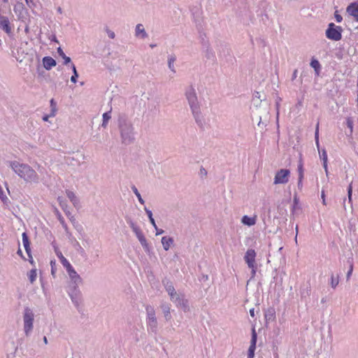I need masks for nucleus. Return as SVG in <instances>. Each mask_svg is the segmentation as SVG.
I'll use <instances>...</instances> for the list:
<instances>
[{
	"mask_svg": "<svg viewBox=\"0 0 358 358\" xmlns=\"http://www.w3.org/2000/svg\"><path fill=\"white\" fill-rule=\"evenodd\" d=\"M250 314L252 317L255 316V309L254 308H252L250 310Z\"/></svg>",
	"mask_w": 358,
	"mask_h": 358,
	"instance_id": "052dcab7",
	"label": "nucleus"
},
{
	"mask_svg": "<svg viewBox=\"0 0 358 358\" xmlns=\"http://www.w3.org/2000/svg\"><path fill=\"white\" fill-rule=\"evenodd\" d=\"M249 268H251L252 277H254L256 273L257 265H254V267H249Z\"/></svg>",
	"mask_w": 358,
	"mask_h": 358,
	"instance_id": "8fccbe9b",
	"label": "nucleus"
},
{
	"mask_svg": "<svg viewBox=\"0 0 358 358\" xmlns=\"http://www.w3.org/2000/svg\"><path fill=\"white\" fill-rule=\"evenodd\" d=\"M302 180H303V179H300V177H299V180H298V187H299V189H301V188H302V187H303Z\"/></svg>",
	"mask_w": 358,
	"mask_h": 358,
	"instance_id": "864d4df0",
	"label": "nucleus"
},
{
	"mask_svg": "<svg viewBox=\"0 0 358 358\" xmlns=\"http://www.w3.org/2000/svg\"><path fill=\"white\" fill-rule=\"evenodd\" d=\"M145 210L146 212V214L148 215V217H149V220H150L151 218H153L152 217V213L150 210L148 209V208H145Z\"/></svg>",
	"mask_w": 358,
	"mask_h": 358,
	"instance_id": "09e8293b",
	"label": "nucleus"
},
{
	"mask_svg": "<svg viewBox=\"0 0 358 358\" xmlns=\"http://www.w3.org/2000/svg\"><path fill=\"white\" fill-rule=\"evenodd\" d=\"M176 60V57L174 55H171L168 57V67L173 72L176 73L174 62Z\"/></svg>",
	"mask_w": 358,
	"mask_h": 358,
	"instance_id": "bb28decb",
	"label": "nucleus"
},
{
	"mask_svg": "<svg viewBox=\"0 0 358 358\" xmlns=\"http://www.w3.org/2000/svg\"><path fill=\"white\" fill-rule=\"evenodd\" d=\"M137 238L138 239L139 242L141 243V245L143 246L144 250L146 252H150V247L147 242V240L145 237L144 236L142 231L140 229L138 231H136L135 233Z\"/></svg>",
	"mask_w": 358,
	"mask_h": 358,
	"instance_id": "2eb2a0df",
	"label": "nucleus"
},
{
	"mask_svg": "<svg viewBox=\"0 0 358 358\" xmlns=\"http://www.w3.org/2000/svg\"><path fill=\"white\" fill-rule=\"evenodd\" d=\"M128 223L134 234L140 230V228L137 227L131 220L128 221Z\"/></svg>",
	"mask_w": 358,
	"mask_h": 358,
	"instance_id": "58836bf2",
	"label": "nucleus"
},
{
	"mask_svg": "<svg viewBox=\"0 0 358 358\" xmlns=\"http://www.w3.org/2000/svg\"><path fill=\"white\" fill-rule=\"evenodd\" d=\"M66 271L69 275L73 283L75 285L74 287L76 288L79 284L82 282V278L77 273V272L74 270L73 266H70L66 269Z\"/></svg>",
	"mask_w": 358,
	"mask_h": 358,
	"instance_id": "f8f14e48",
	"label": "nucleus"
},
{
	"mask_svg": "<svg viewBox=\"0 0 358 358\" xmlns=\"http://www.w3.org/2000/svg\"><path fill=\"white\" fill-rule=\"evenodd\" d=\"M36 269H31L29 273H28V277L29 279V281L31 284L34 283V282L36 280Z\"/></svg>",
	"mask_w": 358,
	"mask_h": 358,
	"instance_id": "473e14b6",
	"label": "nucleus"
},
{
	"mask_svg": "<svg viewBox=\"0 0 358 358\" xmlns=\"http://www.w3.org/2000/svg\"><path fill=\"white\" fill-rule=\"evenodd\" d=\"M66 194L67 197L73 204V206L76 207L79 203V200L76 196V194L72 191L70 190H66Z\"/></svg>",
	"mask_w": 358,
	"mask_h": 358,
	"instance_id": "a878e982",
	"label": "nucleus"
},
{
	"mask_svg": "<svg viewBox=\"0 0 358 358\" xmlns=\"http://www.w3.org/2000/svg\"><path fill=\"white\" fill-rule=\"evenodd\" d=\"M135 36L137 38L144 39L148 36L142 24H137L135 28Z\"/></svg>",
	"mask_w": 358,
	"mask_h": 358,
	"instance_id": "f3484780",
	"label": "nucleus"
},
{
	"mask_svg": "<svg viewBox=\"0 0 358 358\" xmlns=\"http://www.w3.org/2000/svg\"><path fill=\"white\" fill-rule=\"evenodd\" d=\"M72 70H73V76L71 78V81L73 83H76L77 82V78L78 77V73L77 72L76 68L74 64H72L71 66Z\"/></svg>",
	"mask_w": 358,
	"mask_h": 358,
	"instance_id": "72a5a7b5",
	"label": "nucleus"
},
{
	"mask_svg": "<svg viewBox=\"0 0 358 358\" xmlns=\"http://www.w3.org/2000/svg\"><path fill=\"white\" fill-rule=\"evenodd\" d=\"M343 208H344V210H348V208H347V207H346V206H345V199H344V201H343Z\"/></svg>",
	"mask_w": 358,
	"mask_h": 358,
	"instance_id": "69168bd1",
	"label": "nucleus"
},
{
	"mask_svg": "<svg viewBox=\"0 0 358 358\" xmlns=\"http://www.w3.org/2000/svg\"><path fill=\"white\" fill-rule=\"evenodd\" d=\"M150 47L151 48H153L156 47V44H150Z\"/></svg>",
	"mask_w": 358,
	"mask_h": 358,
	"instance_id": "774afa93",
	"label": "nucleus"
},
{
	"mask_svg": "<svg viewBox=\"0 0 358 358\" xmlns=\"http://www.w3.org/2000/svg\"><path fill=\"white\" fill-rule=\"evenodd\" d=\"M219 54L220 57H227L230 55L231 50L228 45L224 43H220L219 46Z\"/></svg>",
	"mask_w": 358,
	"mask_h": 358,
	"instance_id": "412c9836",
	"label": "nucleus"
},
{
	"mask_svg": "<svg viewBox=\"0 0 358 358\" xmlns=\"http://www.w3.org/2000/svg\"><path fill=\"white\" fill-rule=\"evenodd\" d=\"M43 343L47 345L48 343V338L45 336H43Z\"/></svg>",
	"mask_w": 358,
	"mask_h": 358,
	"instance_id": "bf43d9fd",
	"label": "nucleus"
},
{
	"mask_svg": "<svg viewBox=\"0 0 358 358\" xmlns=\"http://www.w3.org/2000/svg\"><path fill=\"white\" fill-rule=\"evenodd\" d=\"M257 340V335L255 331V327L252 329V338L250 341V345L248 349V358H253L255 355V350L256 349V343Z\"/></svg>",
	"mask_w": 358,
	"mask_h": 358,
	"instance_id": "9b49d317",
	"label": "nucleus"
},
{
	"mask_svg": "<svg viewBox=\"0 0 358 358\" xmlns=\"http://www.w3.org/2000/svg\"><path fill=\"white\" fill-rule=\"evenodd\" d=\"M111 118V116H110V111H108V112H106V113H104L103 114V122H102V124L101 126L104 128L106 127L107 124H108V122L109 121V120Z\"/></svg>",
	"mask_w": 358,
	"mask_h": 358,
	"instance_id": "c756f323",
	"label": "nucleus"
},
{
	"mask_svg": "<svg viewBox=\"0 0 358 358\" xmlns=\"http://www.w3.org/2000/svg\"><path fill=\"white\" fill-rule=\"evenodd\" d=\"M256 252L253 249H248L244 256V260L248 267H254L256 264L255 262Z\"/></svg>",
	"mask_w": 358,
	"mask_h": 358,
	"instance_id": "9d476101",
	"label": "nucleus"
},
{
	"mask_svg": "<svg viewBox=\"0 0 358 358\" xmlns=\"http://www.w3.org/2000/svg\"><path fill=\"white\" fill-rule=\"evenodd\" d=\"M315 138L317 146H319V123H317L315 132Z\"/></svg>",
	"mask_w": 358,
	"mask_h": 358,
	"instance_id": "ea45409f",
	"label": "nucleus"
},
{
	"mask_svg": "<svg viewBox=\"0 0 358 358\" xmlns=\"http://www.w3.org/2000/svg\"><path fill=\"white\" fill-rule=\"evenodd\" d=\"M18 54H20V52H22V53H24V51L22 50V48L20 47L17 51Z\"/></svg>",
	"mask_w": 358,
	"mask_h": 358,
	"instance_id": "338daca9",
	"label": "nucleus"
},
{
	"mask_svg": "<svg viewBox=\"0 0 358 358\" xmlns=\"http://www.w3.org/2000/svg\"><path fill=\"white\" fill-rule=\"evenodd\" d=\"M145 310H146V321L148 320H150L151 318L153 319V318L157 317L156 313H155V310L152 306H147L145 307Z\"/></svg>",
	"mask_w": 358,
	"mask_h": 358,
	"instance_id": "393cba45",
	"label": "nucleus"
},
{
	"mask_svg": "<svg viewBox=\"0 0 358 358\" xmlns=\"http://www.w3.org/2000/svg\"><path fill=\"white\" fill-rule=\"evenodd\" d=\"M50 115H45L43 117V121H48V118H49Z\"/></svg>",
	"mask_w": 358,
	"mask_h": 358,
	"instance_id": "0e129e2a",
	"label": "nucleus"
},
{
	"mask_svg": "<svg viewBox=\"0 0 358 358\" xmlns=\"http://www.w3.org/2000/svg\"><path fill=\"white\" fill-rule=\"evenodd\" d=\"M241 222L243 224L250 227L255 224L256 217H248V215H244L241 219Z\"/></svg>",
	"mask_w": 358,
	"mask_h": 358,
	"instance_id": "b1692460",
	"label": "nucleus"
},
{
	"mask_svg": "<svg viewBox=\"0 0 358 358\" xmlns=\"http://www.w3.org/2000/svg\"><path fill=\"white\" fill-rule=\"evenodd\" d=\"M290 171L288 169H282L277 171L274 178L273 183L277 184H285L289 180V176Z\"/></svg>",
	"mask_w": 358,
	"mask_h": 358,
	"instance_id": "6e6552de",
	"label": "nucleus"
},
{
	"mask_svg": "<svg viewBox=\"0 0 358 358\" xmlns=\"http://www.w3.org/2000/svg\"><path fill=\"white\" fill-rule=\"evenodd\" d=\"M160 308L164 314V317L166 321H170L171 319V307L167 303H163L160 306Z\"/></svg>",
	"mask_w": 358,
	"mask_h": 358,
	"instance_id": "a211bd4d",
	"label": "nucleus"
},
{
	"mask_svg": "<svg viewBox=\"0 0 358 358\" xmlns=\"http://www.w3.org/2000/svg\"><path fill=\"white\" fill-rule=\"evenodd\" d=\"M310 66L312 68H313L316 72L317 74L319 73V70L320 69V62L317 59H312L310 62Z\"/></svg>",
	"mask_w": 358,
	"mask_h": 358,
	"instance_id": "2f4dec72",
	"label": "nucleus"
},
{
	"mask_svg": "<svg viewBox=\"0 0 358 358\" xmlns=\"http://www.w3.org/2000/svg\"><path fill=\"white\" fill-rule=\"evenodd\" d=\"M0 29L8 34L12 33V27L8 18L1 15H0Z\"/></svg>",
	"mask_w": 358,
	"mask_h": 358,
	"instance_id": "ddd939ff",
	"label": "nucleus"
},
{
	"mask_svg": "<svg viewBox=\"0 0 358 358\" xmlns=\"http://www.w3.org/2000/svg\"><path fill=\"white\" fill-rule=\"evenodd\" d=\"M134 193L136 194V196H137L139 202L142 204L144 203V200L142 199L141 196V194L139 193L138 190L137 189V188L135 187V186H133L131 187Z\"/></svg>",
	"mask_w": 358,
	"mask_h": 358,
	"instance_id": "4c0bfd02",
	"label": "nucleus"
},
{
	"mask_svg": "<svg viewBox=\"0 0 358 358\" xmlns=\"http://www.w3.org/2000/svg\"><path fill=\"white\" fill-rule=\"evenodd\" d=\"M162 283L166 291L170 296L171 300L175 303L178 307L182 308L185 312L188 311L189 310L188 301L176 292L172 282L165 278L162 280Z\"/></svg>",
	"mask_w": 358,
	"mask_h": 358,
	"instance_id": "20e7f679",
	"label": "nucleus"
},
{
	"mask_svg": "<svg viewBox=\"0 0 358 358\" xmlns=\"http://www.w3.org/2000/svg\"><path fill=\"white\" fill-rule=\"evenodd\" d=\"M119 128L122 143L125 145L132 143L134 141V133L131 123L126 119L121 118L119 120Z\"/></svg>",
	"mask_w": 358,
	"mask_h": 358,
	"instance_id": "39448f33",
	"label": "nucleus"
},
{
	"mask_svg": "<svg viewBox=\"0 0 358 358\" xmlns=\"http://www.w3.org/2000/svg\"><path fill=\"white\" fill-rule=\"evenodd\" d=\"M334 16L337 22H341L343 20L342 16L338 13V11L335 12Z\"/></svg>",
	"mask_w": 358,
	"mask_h": 358,
	"instance_id": "49530a36",
	"label": "nucleus"
},
{
	"mask_svg": "<svg viewBox=\"0 0 358 358\" xmlns=\"http://www.w3.org/2000/svg\"><path fill=\"white\" fill-rule=\"evenodd\" d=\"M173 238L171 237L164 236L162 238V244L164 250L167 251L173 243Z\"/></svg>",
	"mask_w": 358,
	"mask_h": 358,
	"instance_id": "4be33fe9",
	"label": "nucleus"
},
{
	"mask_svg": "<svg viewBox=\"0 0 358 358\" xmlns=\"http://www.w3.org/2000/svg\"><path fill=\"white\" fill-rule=\"evenodd\" d=\"M347 12L358 21V3H352L350 4L347 8Z\"/></svg>",
	"mask_w": 358,
	"mask_h": 358,
	"instance_id": "6ab92c4d",
	"label": "nucleus"
},
{
	"mask_svg": "<svg viewBox=\"0 0 358 358\" xmlns=\"http://www.w3.org/2000/svg\"><path fill=\"white\" fill-rule=\"evenodd\" d=\"M43 64L46 70H50L52 67L55 66L57 63L51 57H45L43 58Z\"/></svg>",
	"mask_w": 358,
	"mask_h": 358,
	"instance_id": "aec40b11",
	"label": "nucleus"
},
{
	"mask_svg": "<svg viewBox=\"0 0 358 358\" xmlns=\"http://www.w3.org/2000/svg\"><path fill=\"white\" fill-rule=\"evenodd\" d=\"M156 231H157L156 236L162 234L164 232V231L163 229H159L158 228H157V230H156Z\"/></svg>",
	"mask_w": 358,
	"mask_h": 358,
	"instance_id": "5fc2aeb1",
	"label": "nucleus"
},
{
	"mask_svg": "<svg viewBox=\"0 0 358 358\" xmlns=\"http://www.w3.org/2000/svg\"><path fill=\"white\" fill-rule=\"evenodd\" d=\"M55 252H56V255L57 256L59 257V259H60V262L62 264V265L66 268V269H67L68 268H69L70 266H71V264L69 262V261L63 256L62 253L61 251L58 250H55Z\"/></svg>",
	"mask_w": 358,
	"mask_h": 358,
	"instance_id": "5701e85b",
	"label": "nucleus"
},
{
	"mask_svg": "<svg viewBox=\"0 0 358 358\" xmlns=\"http://www.w3.org/2000/svg\"><path fill=\"white\" fill-rule=\"evenodd\" d=\"M59 221H60L61 224H62L63 227H64V229H66V228H67V226H66V224L64 223V221L63 218H62V217H61V216H59Z\"/></svg>",
	"mask_w": 358,
	"mask_h": 358,
	"instance_id": "603ef678",
	"label": "nucleus"
},
{
	"mask_svg": "<svg viewBox=\"0 0 358 358\" xmlns=\"http://www.w3.org/2000/svg\"><path fill=\"white\" fill-rule=\"evenodd\" d=\"M105 31H106V32L107 33V34H108V37H109L110 38H112V39L115 38V32H114V31H113L112 30H110L108 27H106L105 28Z\"/></svg>",
	"mask_w": 358,
	"mask_h": 358,
	"instance_id": "a19ab883",
	"label": "nucleus"
},
{
	"mask_svg": "<svg viewBox=\"0 0 358 358\" xmlns=\"http://www.w3.org/2000/svg\"><path fill=\"white\" fill-rule=\"evenodd\" d=\"M252 118L253 122H257V126L263 129L269 120V103L260 99V94L257 92L252 100Z\"/></svg>",
	"mask_w": 358,
	"mask_h": 358,
	"instance_id": "f257e3e1",
	"label": "nucleus"
},
{
	"mask_svg": "<svg viewBox=\"0 0 358 358\" xmlns=\"http://www.w3.org/2000/svg\"><path fill=\"white\" fill-rule=\"evenodd\" d=\"M352 181H351V182L350 183V185L348 187V202L350 203L349 210L350 211L352 210Z\"/></svg>",
	"mask_w": 358,
	"mask_h": 358,
	"instance_id": "c85d7f7f",
	"label": "nucleus"
},
{
	"mask_svg": "<svg viewBox=\"0 0 358 358\" xmlns=\"http://www.w3.org/2000/svg\"><path fill=\"white\" fill-rule=\"evenodd\" d=\"M34 314L29 308H24L23 313L24 331L26 336H29L34 328Z\"/></svg>",
	"mask_w": 358,
	"mask_h": 358,
	"instance_id": "423d86ee",
	"label": "nucleus"
},
{
	"mask_svg": "<svg viewBox=\"0 0 358 358\" xmlns=\"http://www.w3.org/2000/svg\"><path fill=\"white\" fill-rule=\"evenodd\" d=\"M347 127L350 129V134L351 135L353 132V120L351 117L346 119Z\"/></svg>",
	"mask_w": 358,
	"mask_h": 358,
	"instance_id": "e433bc0d",
	"label": "nucleus"
},
{
	"mask_svg": "<svg viewBox=\"0 0 358 358\" xmlns=\"http://www.w3.org/2000/svg\"><path fill=\"white\" fill-rule=\"evenodd\" d=\"M323 167L324 169V171H327V169H328V168H327V162H325V163L323 162Z\"/></svg>",
	"mask_w": 358,
	"mask_h": 358,
	"instance_id": "e2e57ef3",
	"label": "nucleus"
},
{
	"mask_svg": "<svg viewBox=\"0 0 358 358\" xmlns=\"http://www.w3.org/2000/svg\"><path fill=\"white\" fill-rule=\"evenodd\" d=\"M339 282V277L337 275L336 277H334V275L332 274L331 276V282L330 285L333 289H335L336 286L338 285Z\"/></svg>",
	"mask_w": 358,
	"mask_h": 358,
	"instance_id": "7c9ffc66",
	"label": "nucleus"
},
{
	"mask_svg": "<svg viewBox=\"0 0 358 358\" xmlns=\"http://www.w3.org/2000/svg\"><path fill=\"white\" fill-rule=\"evenodd\" d=\"M17 348L14 347L10 352L7 353L6 358H21L20 355H16Z\"/></svg>",
	"mask_w": 358,
	"mask_h": 358,
	"instance_id": "c9c22d12",
	"label": "nucleus"
},
{
	"mask_svg": "<svg viewBox=\"0 0 358 358\" xmlns=\"http://www.w3.org/2000/svg\"><path fill=\"white\" fill-rule=\"evenodd\" d=\"M295 231H296V236H295L294 239H295L296 243H297V234H298V231H299L298 225L296 226Z\"/></svg>",
	"mask_w": 358,
	"mask_h": 358,
	"instance_id": "6e6d98bb",
	"label": "nucleus"
},
{
	"mask_svg": "<svg viewBox=\"0 0 358 358\" xmlns=\"http://www.w3.org/2000/svg\"><path fill=\"white\" fill-rule=\"evenodd\" d=\"M321 158H322L323 162L325 163V162H327V154L324 150L322 151Z\"/></svg>",
	"mask_w": 358,
	"mask_h": 358,
	"instance_id": "de8ad7c7",
	"label": "nucleus"
},
{
	"mask_svg": "<svg viewBox=\"0 0 358 358\" xmlns=\"http://www.w3.org/2000/svg\"><path fill=\"white\" fill-rule=\"evenodd\" d=\"M57 53L64 60V64L65 65L68 64L69 63H70L71 62V58L69 57H67L64 54V51L62 50V49L60 47L57 48Z\"/></svg>",
	"mask_w": 358,
	"mask_h": 358,
	"instance_id": "cd10ccee",
	"label": "nucleus"
},
{
	"mask_svg": "<svg viewBox=\"0 0 358 358\" xmlns=\"http://www.w3.org/2000/svg\"><path fill=\"white\" fill-rule=\"evenodd\" d=\"M352 271H353V264L352 262H350L349 271H348L347 275H346L347 280H349V279L350 278Z\"/></svg>",
	"mask_w": 358,
	"mask_h": 358,
	"instance_id": "37998d69",
	"label": "nucleus"
},
{
	"mask_svg": "<svg viewBox=\"0 0 358 358\" xmlns=\"http://www.w3.org/2000/svg\"><path fill=\"white\" fill-rule=\"evenodd\" d=\"M85 156L83 153H76L75 156H66L64 157V162L69 166H78L80 164V161L84 160Z\"/></svg>",
	"mask_w": 358,
	"mask_h": 358,
	"instance_id": "1a4fd4ad",
	"label": "nucleus"
},
{
	"mask_svg": "<svg viewBox=\"0 0 358 358\" xmlns=\"http://www.w3.org/2000/svg\"><path fill=\"white\" fill-rule=\"evenodd\" d=\"M324 197H325L324 192V191H322V203H323L324 205H326Z\"/></svg>",
	"mask_w": 358,
	"mask_h": 358,
	"instance_id": "13d9d810",
	"label": "nucleus"
},
{
	"mask_svg": "<svg viewBox=\"0 0 358 358\" xmlns=\"http://www.w3.org/2000/svg\"><path fill=\"white\" fill-rule=\"evenodd\" d=\"M8 166L26 182L37 184L39 182V176L36 171L27 164L17 161L7 162Z\"/></svg>",
	"mask_w": 358,
	"mask_h": 358,
	"instance_id": "7ed1b4c3",
	"label": "nucleus"
},
{
	"mask_svg": "<svg viewBox=\"0 0 358 358\" xmlns=\"http://www.w3.org/2000/svg\"><path fill=\"white\" fill-rule=\"evenodd\" d=\"M185 96L196 124L201 129L204 128L206 120L201 113V103L199 101L197 93L194 85H189L186 87Z\"/></svg>",
	"mask_w": 358,
	"mask_h": 358,
	"instance_id": "f03ea898",
	"label": "nucleus"
},
{
	"mask_svg": "<svg viewBox=\"0 0 358 358\" xmlns=\"http://www.w3.org/2000/svg\"><path fill=\"white\" fill-rule=\"evenodd\" d=\"M274 316V311L273 310H268V313L266 314L265 317L266 320H272Z\"/></svg>",
	"mask_w": 358,
	"mask_h": 358,
	"instance_id": "c03bdc74",
	"label": "nucleus"
},
{
	"mask_svg": "<svg viewBox=\"0 0 358 358\" xmlns=\"http://www.w3.org/2000/svg\"><path fill=\"white\" fill-rule=\"evenodd\" d=\"M57 200L59 203V205L60 206L62 207V208L65 211V212H67V204H66V201L64 200V198L61 197V196H59L57 198Z\"/></svg>",
	"mask_w": 358,
	"mask_h": 358,
	"instance_id": "f704fd0d",
	"label": "nucleus"
},
{
	"mask_svg": "<svg viewBox=\"0 0 358 358\" xmlns=\"http://www.w3.org/2000/svg\"><path fill=\"white\" fill-rule=\"evenodd\" d=\"M297 70H294V72H293V74H292V80L295 79L297 76Z\"/></svg>",
	"mask_w": 358,
	"mask_h": 358,
	"instance_id": "4d7b16f0",
	"label": "nucleus"
},
{
	"mask_svg": "<svg viewBox=\"0 0 358 358\" xmlns=\"http://www.w3.org/2000/svg\"><path fill=\"white\" fill-rule=\"evenodd\" d=\"M148 331L156 334L158 331V322L157 317L146 321Z\"/></svg>",
	"mask_w": 358,
	"mask_h": 358,
	"instance_id": "dca6fc26",
	"label": "nucleus"
},
{
	"mask_svg": "<svg viewBox=\"0 0 358 358\" xmlns=\"http://www.w3.org/2000/svg\"><path fill=\"white\" fill-rule=\"evenodd\" d=\"M150 223L152 224V225L154 227V228H155L156 230H157V224H156V223H155V221L154 218H151V219L150 220Z\"/></svg>",
	"mask_w": 358,
	"mask_h": 358,
	"instance_id": "3c124183",
	"label": "nucleus"
},
{
	"mask_svg": "<svg viewBox=\"0 0 358 358\" xmlns=\"http://www.w3.org/2000/svg\"><path fill=\"white\" fill-rule=\"evenodd\" d=\"M50 105H51V107L52 108V112L50 116H54L55 115V108L56 103H55V102L53 99H52L50 100Z\"/></svg>",
	"mask_w": 358,
	"mask_h": 358,
	"instance_id": "a18cd8bd",
	"label": "nucleus"
},
{
	"mask_svg": "<svg viewBox=\"0 0 358 358\" xmlns=\"http://www.w3.org/2000/svg\"><path fill=\"white\" fill-rule=\"evenodd\" d=\"M17 255H19L20 256H21L22 258H24L23 255H22V250L21 249H18L17 252Z\"/></svg>",
	"mask_w": 358,
	"mask_h": 358,
	"instance_id": "680f3d73",
	"label": "nucleus"
},
{
	"mask_svg": "<svg viewBox=\"0 0 358 358\" xmlns=\"http://www.w3.org/2000/svg\"><path fill=\"white\" fill-rule=\"evenodd\" d=\"M298 172H299V177H300V179L303 178V165L301 163H300L298 166Z\"/></svg>",
	"mask_w": 358,
	"mask_h": 358,
	"instance_id": "79ce46f5",
	"label": "nucleus"
},
{
	"mask_svg": "<svg viewBox=\"0 0 358 358\" xmlns=\"http://www.w3.org/2000/svg\"><path fill=\"white\" fill-rule=\"evenodd\" d=\"M22 243H23L24 248L26 252L27 253L29 257L30 258L29 262L31 264H33L34 261H33V258L31 255L30 243H29L28 236L25 232H24L22 235Z\"/></svg>",
	"mask_w": 358,
	"mask_h": 358,
	"instance_id": "4468645a",
	"label": "nucleus"
},
{
	"mask_svg": "<svg viewBox=\"0 0 358 358\" xmlns=\"http://www.w3.org/2000/svg\"><path fill=\"white\" fill-rule=\"evenodd\" d=\"M343 29L340 26L335 25L331 22L325 31L326 37L330 40L338 41L342 38Z\"/></svg>",
	"mask_w": 358,
	"mask_h": 358,
	"instance_id": "0eeeda50",
	"label": "nucleus"
}]
</instances>
